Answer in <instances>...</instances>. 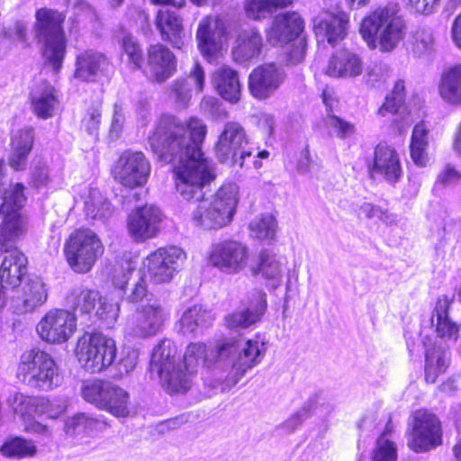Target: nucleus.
Wrapping results in <instances>:
<instances>
[{
    "label": "nucleus",
    "instance_id": "obj_1",
    "mask_svg": "<svg viewBox=\"0 0 461 461\" xmlns=\"http://www.w3.org/2000/svg\"><path fill=\"white\" fill-rule=\"evenodd\" d=\"M206 132V125L197 117L183 122L173 115H162L149 144L159 160L178 162L174 168L176 192L187 202H198L192 212L193 224L203 230H218L232 221L239 186L224 184L210 198H204V188L214 179L212 163L201 150Z\"/></svg>",
    "mask_w": 461,
    "mask_h": 461
},
{
    "label": "nucleus",
    "instance_id": "obj_2",
    "mask_svg": "<svg viewBox=\"0 0 461 461\" xmlns=\"http://www.w3.org/2000/svg\"><path fill=\"white\" fill-rule=\"evenodd\" d=\"M24 186L16 184L5 192L0 206V254L3 262L0 267V280L13 288L17 287L27 274L28 260L18 249L17 243L26 232V219L21 213L25 203Z\"/></svg>",
    "mask_w": 461,
    "mask_h": 461
},
{
    "label": "nucleus",
    "instance_id": "obj_3",
    "mask_svg": "<svg viewBox=\"0 0 461 461\" xmlns=\"http://www.w3.org/2000/svg\"><path fill=\"white\" fill-rule=\"evenodd\" d=\"M405 23L397 4L378 7L364 17L359 33L371 50H393L405 35Z\"/></svg>",
    "mask_w": 461,
    "mask_h": 461
},
{
    "label": "nucleus",
    "instance_id": "obj_4",
    "mask_svg": "<svg viewBox=\"0 0 461 461\" xmlns=\"http://www.w3.org/2000/svg\"><path fill=\"white\" fill-rule=\"evenodd\" d=\"M35 19V37L41 44L43 59L58 72L66 55L67 40L62 28L65 15L57 10L41 8L37 10Z\"/></svg>",
    "mask_w": 461,
    "mask_h": 461
},
{
    "label": "nucleus",
    "instance_id": "obj_5",
    "mask_svg": "<svg viewBox=\"0 0 461 461\" xmlns=\"http://www.w3.org/2000/svg\"><path fill=\"white\" fill-rule=\"evenodd\" d=\"M176 344L164 339L154 348L150 359V372L156 374L162 386L170 393H185L191 387V373L184 371Z\"/></svg>",
    "mask_w": 461,
    "mask_h": 461
},
{
    "label": "nucleus",
    "instance_id": "obj_6",
    "mask_svg": "<svg viewBox=\"0 0 461 461\" xmlns=\"http://www.w3.org/2000/svg\"><path fill=\"white\" fill-rule=\"evenodd\" d=\"M267 348L258 339H231L217 346L214 356L230 365V379L237 384L244 375L263 360Z\"/></svg>",
    "mask_w": 461,
    "mask_h": 461
},
{
    "label": "nucleus",
    "instance_id": "obj_7",
    "mask_svg": "<svg viewBox=\"0 0 461 461\" xmlns=\"http://www.w3.org/2000/svg\"><path fill=\"white\" fill-rule=\"evenodd\" d=\"M17 375L23 384L43 391L59 386L62 380L52 357L35 348L21 356Z\"/></svg>",
    "mask_w": 461,
    "mask_h": 461
},
{
    "label": "nucleus",
    "instance_id": "obj_8",
    "mask_svg": "<svg viewBox=\"0 0 461 461\" xmlns=\"http://www.w3.org/2000/svg\"><path fill=\"white\" fill-rule=\"evenodd\" d=\"M104 245L97 234L91 230L73 232L65 244V256L68 266L79 274L89 272L104 254Z\"/></svg>",
    "mask_w": 461,
    "mask_h": 461
},
{
    "label": "nucleus",
    "instance_id": "obj_9",
    "mask_svg": "<svg viewBox=\"0 0 461 461\" xmlns=\"http://www.w3.org/2000/svg\"><path fill=\"white\" fill-rule=\"evenodd\" d=\"M76 354L81 366L95 374L105 370L114 362L117 348L112 338L92 333L78 340Z\"/></svg>",
    "mask_w": 461,
    "mask_h": 461
},
{
    "label": "nucleus",
    "instance_id": "obj_10",
    "mask_svg": "<svg viewBox=\"0 0 461 461\" xmlns=\"http://www.w3.org/2000/svg\"><path fill=\"white\" fill-rule=\"evenodd\" d=\"M170 310L159 299H148L146 303L136 306L126 325L128 335L147 339L158 334L169 320Z\"/></svg>",
    "mask_w": 461,
    "mask_h": 461
},
{
    "label": "nucleus",
    "instance_id": "obj_11",
    "mask_svg": "<svg viewBox=\"0 0 461 461\" xmlns=\"http://www.w3.org/2000/svg\"><path fill=\"white\" fill-rule=\"evenodd\" d=\"M82 396L86 402L115 417H128L131 413L128 392L108 382L95 380L85 384Z\"/></svg>",
    "mask_w": 461,
    "mask_h": 461
},
{
    "label": "nucleus",
    "instance_id": "obj_12",
    "mask_svg": "<svg viewBox=\"0 0 461 461\" xmlns=\"http://www.w3.org/2000/svg\"><path fill=\"white\" fill-rule=\"evenodd\" d=\"M215 153L222 163L240 167L246 166L253 149L249 147L246 131L239 122H229L224 125L215 145Z\"/></svg>",
    "mask_w": 461,
    "mask_h": 461
},
{
    "label": "nucleus",
    "instance_id": "obj_13",
    "mask_svg": "<svg viewBox=\"0 0 461 461\" xmlns=\"http://www.w3.org/2000/svg\"><path fill=\"white\" fill-rule=\"evenodd\" d=\"M409 426L407 445L414 452H428L442 444L440 422L433 413L425 410L414 411Z\"/></svg>",
    "mask_w": 461,
    "mask_h": 461
},
{
    "label": "nucleus",
    "instance_id": "obj_14",
    "mask_svg": "<svg viewBox=\"0 0 461 461\" xmlns=\"http://www.w3.org/2000/svg\"><path fill=\"white\" fill-rule=\"evenodd\" d=\"M185 258V253L178 247L159 248L146 258L144 267L151 281L167 283L179 271Z\"/></svg>",
    "mask_w": 461,
    "mask_h": 461
},
{
    "label": "nucleus",
    "instance_id": "obj_15",
    "mask_svg": "<svg viewBox=\"0 0 461 461\" xmlns=\"http://www.w3.org/2000/svg\"><path fill=\"white\" fill-rule=\"evenodd\" d=\"M113 173L117 182L134 188L146 184L150 174V164L142 152L127 150L116 161Z\"/></svg>",
    "mask_w": 461,
    "mask_h": 461
},
{
    "label": "nucleus",
    "instance_id": "obj_16",
    "mask_svg": "<svg viewBox=\"0 0 461 461\" xmlns=\"http://www.w3.org/2000/svg\"><path fill=\"white\" fill-rule=\"evenodd\" d=\"M208 260L225 274H238L248 265L249 249L237 240H223L212 247Z\"/></svg>",
    "mask_w": 461,
    "mask_h": 461
},
{
    "label": "nucleus",
    "instance_id": "obj_17",
    "mask_svg": "<svg viewBox=\"0 0 461 461\" xmlns=\"http://www.w3.org/2000/svg\"><path fill=\"white\" fill-rule=\"evenodd\" d=\"M76 329L75 314L66 310L48 312L37 326L40 337L52 344H61L68 341L75 333Z\"/></svg>",
    "mask_w": 461,
    "mask_h": 461
},
{
    "label": "nucleus",
    "instance_id": "obj_18",
    "mask_svg": "<svg viewBox=\"0 0 461 461\" xmlns=\"http://www.w3.org/2000/svg\"><path fill=\"white\" fill-rule=\"evenodd\" d=\"M175 54L161 43L150 45L147 50L146 77L152 82L163 83L176 71Z\"/></svg>",
    "mask_w": 461,
    "mask_h": 461
},
{
    "label": "nucleus",
    "instance_id": "obj_19",
    "mask_svg": "<svg viewBox=\"0 0 461 461\" xmlns=\"http://www.w3.org/2000/svg\"><path fill=\"white\" fill-rule=\"evenodd\" d=\"M267 307L266 293L254 290L237 311L225 317V325L230 329L248 328L261 320Z\"/></svg>",
    "mask_w": 461,
    "mask_h": 461
},
{
    "label": "nucleus",
    "instance_id": "obj_20",
    "mask_svg": "<svg viewBox=\"0 0 461 461\" xmlns=\"http://www.w3.org/2000/svg\"><path fill=\"white\" fill-rule=\"evenodd\" d=\"M285 74L275 63H265L252 70L249 77L250 94L263 100L271 96L284 82Z\"/></svg>",
    "mask_w": 461,
    "mask_h": 461
},
{
    "label": "nucleus",
    "instance_id": "obj_21",
    "mask_svg": "<svg viewBox=\"0 0 461 461\" xmlns=\"http://www.w3.org/2000/svg\"><path fill=\"white\" fill-rule=\"evenodd\" d=\"M162 220L161 211L153 205H145L133 211L128 217L127 229L135 241L155 237Z\"/></svg>",
    "mask_w": 461,
    "mask_h": 461
},
{
    "label": "nucleus",
    "instance_id": "obj_22",
    "mask_svg": "<svg viewBox=\"0 0 461 461\" xmlns=\"http://www.w3.org/2000/svg\"><path fill=\"white\" fill-rule=\"evenodd\" d=\"M368 169L372 175H379L392 184L398 182L402 176L399 154L393 147L383 143L375 147Z\"/></svg>",
    "mask_w": 461,
    "mask_h": 461
},
{
    "label": "nucleus",
    "instance_id": "obj_23",
    "mask_svg": "<svg viewBox=\"0 0 461 461\" xmlns=\"http://www.w3.org/2000/svg\"><path fill=\"white\" fill-rule=\"evenodd\" d=\"M224 23L218 17L207 16L199 23L196 40L202 55L213 58L221 49V38L225 35Z\"/></svg>",
    "mask_w": 461,
    "mask_h": 461
},
{
    "label": "nucleus",
    "instance_id": "obj_24",
    "mask_svg": "<svg viewBox=\"0 0 461 461\" xmlns=\"http://www.w3.org/2000/svg\"><path fill=\"white\" fill-rule=\"evenodd\" d=\"M453 303L454 296H439L433 310L431 324L435 327L438 338L455 342L459 336L460 325L450 317Z\"/></svg>",
    "mask_w": 461,
    "mask_h": 461
},
{
    "label": "nucleus",
    "instance_id": "obj_25",
    "mask_svg": "<svg viewBox=\"0 0 461 461\" xmlns=\"http://www.w3.org/2000/svg\"><path fill=\"white\" fill-rule=\"evenodd\" d=\"M303 28V21L298 14H283L275 17L267 38L273 45L286 44L297 38Z\"/></svg>",
    "mask_w": 461,
    "mask_h": 461
},
{
    "label": "nucleus",
    "instance_id": "obj_26",
    "mask_svg": "<svg viewBox=\"0 0 461 461\" xmlns=\"http://www.w3.org/2000/svg\"><path fill=\"white\" fill-rule=\"evenodd\" d=\"M363 68V60L357 54L341 50L330 58L324 72L333 78L349 79L360 76Z\"/></svg>",
    "mask_w": 461,
    "mask_h": 461
},
{
    "label": "nucleus",
    "instance_id": "obj_27",
    "mask_svg": "<svg viewBox=\"0 0 461 461\" xmlns=\"http://www.w3.org/2000/svg\"><path fill=\"white\" fill-rule=\"evenodd\" d=\"M30 104L32 113L41 120L54 117L59 107V101L55 88L42 82L34 86L30 95Z\"/></svg>",
    "mask_w": 461,
    "mask_h": 461
},
{
    "label": "nucleus",
    "instance_id": "obj_28",
    "mask_svg": "<svg viewBox=\"0 0 461 461\" xmlns=\"http://www.w3.org/2000/svg\"><path fill=\"white\" fill-rule=\"evenodd\" d=\"M263 46V38L258 29L241 30L232 48L233 59L239 63L257 59L262 52Z\"/></svg>",
    "mask_w": 461,
    "mask_h": 461
},
{
    "label": "nucleus",
    "instance_id": "obj_29",
    "mask_svg": "<svg viewBox=\"0 0 461 461\" xmlns=\"http://www.w3.org/2000/svg\"><path fill=\"white\" fill-rule=\"evenodd\" d=\"M204 86V71L200 64L194 63L188 77L180 78L171 86L170 96L179 107H185L192 96V91L195 89L202 92Z\"/></svg>",
    "mask_w": 461,
    "mask_h": 461
},
{
    "label": "nucleus",
    "instance_id": "obj_30",
    "mask_svg": "<svg viewBox=\"0 0 461 461\" xmlns=\"http://www.w3.org/2000/svg\"><path fill=\"white\" fill-rule=\"evenodd\" d=\"M155 24L161 39L168 41L174 48L182 49L185 45V33L182 21L175 11L162 8L156 16Z\"/></svg>",
    "mask_w": 461,
    "mask_h": 461
},
{
    "label": "nucleus",
    "instance_id": "obj_31",
    "mask_svg": "<svg viewBox=\"0 0 461 461\" xmlns=\"http://www.w3.org/2000/svg\"><path fill=\"white\" fill-rule=\"evenodd\" d=\"M348 17L345 14L322 13L313 19V27L317 36L327 39L331 45L336 44L346 35Z\"/></svg>",
    "mask_w": 461,
    "mask_h": 461
},
{
    "label": "nucleus",
    "instance_id": "obj_32",
    "mask_svg": "<svg viewBox=\"0 0 461 461\" xmlns=\"http://www.w3.org/2000/svg\"><path fill=\"white\" fill-rule=\"evenodd\" d=\"M212 82L217 93L226 101L236 104L240 100L241 85L238 72L223 66L212 74Z\"/></svg>",
    "mask_w": 461,
    "mask_h": 461
},
{
    "label": "nucleus",
    "instance_id": "obj_33",
    "mask_svg": "<svg viewBox=\"0 0 461 461\" xmlns=\"http://www.w3.org/2000/svg\"><path fill=\"white\" fill-rule=\"evenodd\" d=\"M34 141V132L32 128H25L15 131L11 140L12 153L9 158L11 167L15 170H23L27 165Z\"/></svg>",
    "mask_w": 461,
    "mask_h": 461
},
{
    "label": "nucleus",
    "instance_id": "obj_34",
    "mask_svg": "<svg viewBox=\"0 0 461 461\" xmlns=\"http://www.w3.org/2000/svg\"><path fill=\"white\" fill-rule=\"evenodd\" d=\"M450 354L447 345L442 341L429 346L425 355V380L435 383L437 377L443 374L449 366Z\"/></svg>",
    "mask_w": 461,
    "mask_h": 461
},
{
    "label": "nucleus",
    "instance_id": "obj_35",
    "mask_svg": "<svg viewBox=\"0 0 461 461\" xmlns=\"http://www.w3.org/2000/svg\"><path fill=\"white\" fill-rule=\"evenodd\" d=\"M107 65L108 60L104 54L86 50L77 58L74 77L82 81H94Z\"/></svg>",
    "mask_w": 461,
    "mask_h": 461
},
{
    "label": "nucleus",
    "instance_id": "obj_36",
    "mask_svg": "<svg viewBox=\"0 0 461 461\" xmlns=\"http://www.w3.org/2000/svg\"><path fill=\"white\" fill-rule=\"evenodd\" d=\"M216 351L217 347L209 350L203 343H190L182 360L184 371L190 372L192 378L195 367L200 364L210 366L212 364L221 363L222 359H220V357L214 356Z\"/></svg>",
    "mask_w": 461,
    "mask_h": 461
},
{
    "label": "nucleus",
    "instance_id": "obj_37",
    "mask_svg": "<svg viewBox=\"0 0 461 461\" xmlns=\"http://www.w3.org/2000/svg\"><path fill=\"white\" fill-rule=\"evenodd\" d=\"M438 91L447 104H461V65L449 67L442 73Z\"/></svg>",
    "mask_w": 461,
    "mask_h": 461
},
{
    "label": "nucleus",
    "instance_id": "obj_38",
    "mask_svg": "<svg viewBox=\"0 0 461 461\" xmlns=\"http://www.w3.org/2000/svg\"><path fill=\"white\" fill-rule=\"evenodd\" d=\"M212 313L201 304H194L185 310L180 320L183 333H198L212 325Z\"/></svg>",
    "mask_w": 461,
    "mask_h": 461
},
{
    "label": "nucleus",
    "instance_id": "obj_39",
    "mask_svg": "<svg viewBox=\"0 0 461 461\" xmlns=\"http://www.w3.org/2000/svg\"><path fill=\"white\" fill-rule=\"evenodd\" d=\"M85 199V212L93 221H105L113 214L111 203L96 188H89Z\"/></svg>",
    "mask_w": 461,
    "mask_h": 461
},
{
    "label": "nucleus",
    "instance_id": "obj_40",
    "mask_svg": "<svg viewBox=\"0 0 461 461\" xmlns=\"http://www.w3.org/2000/svg\"><path fill=\"white\" fill-rule=\"evenodd\" d=\"M48 294L44 283L38 277L31 278L23 288V304L18 309L21 312H32L43 304Z\"/></svg>",
    "mask_w": 461,
    "mask_h": 461
},
{
    "label": "nucleus",
    "instance_id": "obj_41",
    "mask_svg": "<svg viewBox=\"0 0 461 461\" xmlns=\"http://www.w3.org/2000/svg\"><path fill=\"white\" fill-rule=\"evenodd\" d=\"M105 428V422L90 417L86 413H77L68 417L64 424L66 434L71 437H76L82 433H90L95 430H103Z\"/></svg>",
    "mask_w": 461,
    "mask_h": 461
},
{
    "label": "nucleus",
    "instance_id": "obj_42",
    "mask_svg": "<svg viewBox=\"0 0 461 461\" xmlns=\"http://www.w3.org/2000/svg\"><path fill=\"white\" fill-rule=\"evenodd\" d=\"M293 0H245L244 11L248 18L262 20L278 8L290 5Z\"/></svg>",
    "mask_w": 461,
    "mask_h": 461
},
{
    "label": "nucleus",
    "instance_id": "obj_43",
    "mask_svg": "<svg viewBox=\"0 0 461 461\" xmlns=\"http://www.w3.org/2000/svg\"><path fill=\"white\" fill-rule=\"evenodd\" d=\"M98 300L100 294L97 291L83 287L73 289L67 298L68 304L81 314L90 313L95 308Z\"/></svg>",
    "mask_w": 461,
    "mask_h": 461
},
{
    "label": "nucleus",
    "instance_id": "obj_44",
    "mask_svg": "<svg viewBox=\"0 0 461 461\" xmlns=\"http://www.w3.org/2000/svg\"><path fill=\"white\" fill-rule=\"evenodd\" d=\"M282 262L274 254H270L267 250H262L258 257V265L253 268V273H261L262 276L268 280L274 281L273 286L277 287L282 279L283 267Z\"/></svg>",
    "mask_w": 461,
    "mask_h": 461
},
{
    "label": "nucleus",
    "instance_id": "obj_45",
    "mask_svg": "<svg viewBox=\"0 0 461 461\" xmlns=\"http://www.w3.org/2000/svg\"><path fill=\"white\" fill-rule=\"evenodd\" d=\"M7 402L14 411L24 420L38 414L39 396H29L15 392L8 397Z\"/></svg>",
    "mask_w": 461,
    "mask_h": 461
},
{
    "label": "nucleus",
    "instance_id": "obj_46",
    "mask_svg": "<svg viewBox=\"0 0 461 461\" xmlns=\"http://www.w3.org/2000/svg\"><path fill=\"white\" fill-rule=\"evenodd\" d=\"M276 221L272 214L264 213L249 223L251 237L260 240H273L276 233Z\"/></svg>",
    "mask_w": 461,
    "mask_h": 461
},
{
    "label": "nucleus",
    "instance_id": "obj_47",
    "mask_svg": "<svg viewBox=\"0 0 461 461\" xmlns=\"http://www.w3.org/2000/svg\"><path fill=\"white\" fill-rule=\"evenodd\" d=\"M1 453L9 457L25 458L36 453L33 442L20 437L7 439L0 448Z\"/></svg>",
    "mask_w": 461,
    "mask_h": 461
},
{
    "label": "nucleus",
    "instance_id": "obj_48",
    "mask_svg": "<svg viewBox=\"0 0 461 461\" xmlns=\"http://www.w3.org/2000/svg\"><path fill=\"white\" fill-rule=\"evenodd\" d=\"M390 423L386 425L384 431L381 434L376 441V447L373 451V461H396L397 448L393 441H392L388 434L391 431Z\"/></svg>",
    "mask_w": 461,
    "mask_h": 461
},
{
    "label": "nucleus",
    "instance_id": "obj_49",
    "mask_svg": "<svg viewBox=\"0 0 461 461\" xmlns=\"http://www.w3.org/2000/svg\"><path fill=\"white\" fill-rule=\"evenodd\" d=\"M123 54L131 68L140 69L143 65V53L138 41L131 35H125L121 41Z\"/></svg>",
    "mask_w": 461,
    "mask_h": 461
},
{
    "label": "nucleus",
    "instance_id": "obj_50",
    "mask_svg": "<svg viewBox=\"0 0 461 461\" xmlns=\"http://www.w3.org/2000/svg\"><path fill=\"white\" fill-rule=\"evenodd\" d=\"M68 402L64 397L47 398L39 396L38 415H47L50 419H58L67 409Z\"/></svg>",
    "mask_w": 461,
    "mask_h": 461
},
{
    "label": "nucleus",
    "instance_id": "obj_51",
    "mask_svg": "<svg viewBox=\"0 0 461 461\" xmlns=\"http://www.w3.org/2000/svg\"><path fill=\"white\" fill-rule=\"evenodd\" d=\"M120 313V305L106 297L98 300V307L95 316L104 323L106 328H112L116 322Z\"/></svg>",
    "mask_w": 461,
    "mask_h": 461
},
{
    "label": "nucleus",
    "instance_id": "obj_52",
    "mask_svg": "<svg viewBox=\"0 0 461 461\" xmlns=\"http://www.w3.org/2000/svg\"><path fill=\"white\" fill-rule=\"evenodd\" d=\"M435 38L430 29H420L412 37L411 50L414 55L420 57L433 51Z\"/></svg>",
    "mask_w": 461,
    "mask_h": 461
},
{
    "label": "nucleus",
    "instance_id": "obj_53",
    "mask_svg": "<svg viewBox=\"0 0 461 461\" xmlns=\"http://www.w3.org/2000/svg\"><path fill=\"white\" fill-rule=\"evenodd\" d=\"M126 108L122 102L114 103L109 128V138L117 140L122 133L127 120Z\"/></svg>",
    "mask_w": 461,
    "mask_h": 461
},
{
    "label": "nucleus",
    "instance_id": "obj_54",
    "mask_svg": "<svg viewBox=\"0 0 461 461\" xmlns=\"http://www.w3.org/2000/svg\"><path fill=\"white\" fill-rule=\"evenodd\" d=\"M102 120L101 104L90 107L82 120V126L95 138L98 135V130Z\"/></svg>",
    "mask_w": 461,
    "mask_h": 461
},
{
    "label": "nucleus",
    "instance_id": "obj_55",
    "mask_svg": "<svg viewBox=\"0 0 461 461\" xmlns=\"http://www.w3.org/2000/svg\"><path fill=\"white\" fill-rule=\"evenodd\" d=\"M325 124L330 132L339 138H346L354 133V125L336 115H328Z\"/></svg>",
    "mask_w": 461,
    "mask_h": 461
},
{
    "label": "nucleus",
    "instance_id": "obj_56",
    "mask_svg": "<svg viewBox=\"0 0 461 461\" xmlns=\"http://www.w3.org/2000/svg\"><path fill=\"white\" fill-rule=\"evenodd\" d=\"M125 300L130 303L137 305L146 303L149 299V294L147 290V285L144 280H139L131 289L129 293H125ZM150 299H153L150 297Z\"/></svg>",
    "mask_w": 461,
    "mask_h": 461
},
{
    "label": "nucleus",
    "instance_id": "obj_57",
    "mask_svg": "<svg viewBox=\"0 0 461 461\" xmlns=\"http://www.w3.org/2000/svg\"><path fill=\"white\" fill-rule=\"evenodd\" d=\"M134 270L135 267L131 262H126L125 266H121L118 269L116 268L113 277V285L119 289L124 290Z\"/></svg>",
    "mask_w": 461,
    "mask_h": 461
},
{
    "label": "nucleus",
    "instance_id": "obj_58",
    "mask_svg": "<svg viewBox=\"0 0 461 461\" xmlns=\"http://www.w3.org/2000/svg\"><path fill=\"white\" fill-rule=\"evenodd\" d=\"M32 180L36 187L46 186L50 183V172L45 163L39 162L33 167Z\"/></svg>",
    "mask_w": 461,
    "mask_h": 461
},
{
    "label": "nucleus",
    "instance_id": "obj_59",
    "mask_svg": "<svg viewBox=\"0 0 461 461\" xmlns=\"http://www.w3.org/2000/svg\"><path fill=\"white\" fill-rule=\"evenodd\" d=\"M461 180V172L458 171L456 167L447 164L444 167L442 171L438 174L437 178V184H440L442 185H448L452 184L457 183Z\"/></svg>",
    "mask_w": 461,
    "mask_h": 461
},
{
    "label": "nucleus",
    "instance_id": "obj_60",
    "mask_svg": "<svg viewBox=\"0 0 461 461\" xmlns=\"http://www.w3.org/2000/svg\"><path fill=\"white\" fill-rule=\"evenodd\" d=\"M408 5L417 13L429 14L439 6L440 0H406Z\"/></svg>",
    "mask_w": 461,
    "mask_h": 461
},
{
    "label": "nucleus",
    "instance_id": "obj_61",
    "mask_svg": "<svg viewBox=\"0 0 461 461\" xmlns=\"http://www.w3.org/2000/svg\"><path fill=\"white\" fill-rule=\"evenodd\" d=\"M5 35L14 41H17L24 47L28 46L27 42V26L23 22H16L12 28L5 32Z\"/></svg>",
    "mask_w": 461,
    "mask_h": 461
},
{
    "label": "nucleus",
    "instance_id": "obj_62",
    "mask_svg": "<svg viewBox=\"0 0 461 461\" xmlns=\"http://www.w3.org/2000/svg\"><path fill=\"white\" fill-rule=\"evenodd\" d=\"M309 417V409L303 407L295 414L287 419L282 427L288 432H293L302 422Z\"/></svg>",
    "mask_w": 461,
    "mask_h": 461
},
{
    "label": "nucleus",
    "instance_id": "obj_63",
    "mask_svg": "<svg viewBox=\"0 0 461 461\" xmlns=\"http://www.w3.org/2000/svg\"><path fill=\"white\" fill-rule=\"evenodd\" d=\"M428 129L426 128L423 122L416 124L412 131L410 146L428 147Z\"/></svg>",
    "mask_w": 461,
    "mask_h": 461
},
{
    "label": "nucleus",
    "instance_id": "obj_64",
    "mask_svg": "<svg viewBox=\"0 0 461 461\" xmlns=\"http://www.w3.org/2000/svg\"><path fill=\"white\" fill-rule=\"evenodd\" d=\"M402 104L403 101L401 100V97H393L387 95L385 97L384 104L379 108L378 113L381 116H386L387 114H395L399 111Z\"/></svg>",
    "mask_w": 461,
    "mask_h": 461
}]
</instances>
